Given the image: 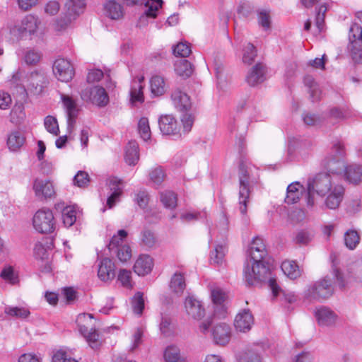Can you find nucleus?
Segmentation results:
<instances>
[{
    "label": "nucleus",
    "instance_id": "nucleus-1",
    "mask_svg": "<svg viewBox=\"0 0 362 362\" xmlns=\"http://www.w3.org/2000/svg\"><path fill=\"white\" fill-rule=\"evenodd\" d=\"M346 151L341 141H335L322 160V165L333 174L344 173L345 178L350 183L358 184L362 181V165L353 163L345 166Z\"/></svg>",
    "mask_w": 362,
    "mask_h": 362
},
{
    "label": "nucleus",
    "instance_id": "nucleus-29",
    "mask_svg": "<svg viewBox=\"0 0 362 362\" xmlns=\"http://www.w3.org/2000/svg\"><path fill=\"white\" fill-rule=\"evenodd\" d=\"M171 98L175 107L181 112L188 111L191 107L189 97L179 89L175 90Z\"/></svg>",
    "mask_w": 362,
    "mask_h": 362
},
{
    "label": "nucleus",
    "instance_id": "nucleus-53",
    "mask_svg": "<svg viewBox=\"0 0 362 362\" xmlns=\"http://www.w3.org/2000/svg\"><path fill=\"white\" fill-rule=\"evenodd\" d=\"M191 52V47L187 42H179L173 49L174 54L182 58L187 57Z\"/></svg>",
    "mask_w": 362,
    "mask_h": 362
},
{
    "label": "nucleus",
    "instance_id": "nucleus-46",
    "mask_svg": "<svg viewBox=\"0 0 362 362\" xmlns=\"http://www.w3.org/2000/svg\"><path fill=\"white\" fill-rule=\"evenodd\" d=\"M62 220L66 227L71 226L76 222V211L73 206H66L63 209Z\"/></svg>",
    "mask_w": 362,
    "mask_h": 362
},
{
    "label": "nucleus",
    "instance_id": "nucleus-5",
    "mask_svg": "<svg viewBox=\"0 0 362 362\" xmlns=\"http://www.w3.org/2000/svg\"><path fill=\"white\" fill-rule=\"evenodd\" d=\"M85 5L83 0H67L65 4L66 12L54 21L52 25L53 29L57 32H63L68 29L82 12Z\"/></svg>",
    "mask_w": 362,
    "mask_h": 362
},
{
    "label": "nucleus",
    "instance_id": "nucleus-30",
    "mask_svg": "<svg viewBox=\"0 0 362 362\" xmlns=\"http://www.w3.org/2000/svg\"><path fill=\"white\" fill-rule=\"evenodd\" d=\"M121 183L122 180L117 177H112L109 180V186L112 193L107 198V205L110 209L115 206L122 194V188L120 187Z\"/></svg>",
    "mask_w": 362,
    "mask_h": 362
},
{
    "label": "nucleus",
    "instance_id": "nucleus-62",
    "mask_svg": "<svg viewBox=\"0 0 362 362\" xmlns=\"http://www.w3.org/2000/svg\"><path fill=\"white\" fill-rule=\"evenodd\" d=\"M160 330L165 336L172 334L171 320L168 317H163L160 323Z\"/></svg>",
    "mask_w": 362,
    "mask_h": 362
},
{
    "label": "nucleus",
    "instance_id": "nucleus-40",
    "mask_svg": "<svg viewBox=\"0 0 362 362\" xmlns=\"http://www.w3.org/2000/svg\"><path fill=\"white\" fill-rule=\"evenodd\" d=\"M141 242L144 247L148 249L156 248L158 240L154 233L149 230H144L141 233Z\"/></svg>",
    "mask_w": 362,
    "mask_h": 362
},
{
    "label": "nucleus",
    "instance_id": "nucleus-60",
    "mask_svg": "<svg viewBox=\"0 0 362 362\" xmlns=\"http://www.w3.org/2000/svg\"><path fill=\"white\" fill-rule=\"evenodd\" d=\"M313 238V234L308 230H300L296 236V242L300 245H307Z\"/></svg>",
    "mask_w": 362,
    "mask_h": 362
},
{
    "label": "nucleus",
    "instance_id": "nucleus-49",
    "mask_svg": "<svg viewBox=\"0 0 362 362\" xmlns=\"http://www.w3.org/2000/svg\"><path fill=\"white\" fill-rule=\"evenodd\" d=\"M133 311L136 315H141L144 309V299L143 293L138 292L133 297L132 300Z\"/></svg>",
    "mask_w": 362,
    "mask_h": 362
},
{
    "label": "nucleus",
    "instance_id": "nucleus-22",
    "mask_svg": "<svg viewBox=\"0 0 362 362\" xmlns=\"http://www.w3.org/2000/svg\"><path fill=\"white\" fill-rule=\"evenodd\" d=\"M254 317L249 310L244 309L238 313L234 320V326L237 331L246 332L252 328Z\"/></svg>",
    "mask_w": 362,
    "mask_h": 362
},
{
    "label": "nucleus",
    "instance_id": "nucleus-56",
    "mask_svg": "<svg viewBox=\"0 0 362 362\" xmlns=\"http://www.w3.org/2000/svg\"><path fill=\"white\" fill-rule=\"evenodd\" d=\"M89 182V175L85 171H78L74 177V184L78 187H86Z\"/></svg>",
    "mask_w": 362,
    "mask_h": 362
},
{
    "label": "nucleus",
    "instance_id": "nucleus-2",
    "mask_svg": "<svg viewBox=\"0 0 362 362\" xmlns=\"http://www.w3.org/2000/svg\"><path fill=\"white\" fill-rule=\"evenodd\" d=\"M250 259H247L243 273L245 281L252 285L255 281H265L271 274L270 269L263 261L267 255V250L263 240L255 238L248 250Z\"/></svg>",
    "mask_w": 362,
    "mask_h": 362
},
{
    "label": "nucleus",
    "instance_id": "nucleus-58",
    "mask_svg": "<svg viewBox=\"0 0 362 362\" xmlns=\"http://www.w3.org/2000/svg\"><path fill=\"white\" fill-rule=\"evenodd\" d=\"M327 10V8L325 4H322L319 7L318 11L316 14L315 25L319 32H321L324 28L325 16Z\"/></svg>",
    "mask_w": 362,
    "mask_h": 362
},
{
    "label": "nucleus",
    "instance_id": "nucleus-7",
    "mask_svg": "<svg viewBox=\"0 0 362 362\" xmlns=\"http://www.w3.org/2000/svg\"><path fill=\"white\" fill-rule=\"evenodd\" d=\"M127 232L125 230H119L117 235H114L108 245L110 252L115 255L122 262H126L132 257V250L126 243Z\"/></svg>",
    "mask_w": 362,
    "mask_h": 362
},
{
    "label": "nucleus",
    "instance_id": "nucleus-18",
    "mask_svg": "<svg viewBox=\"0 0 362 362\" xmlns=\"http://www.w3.org/2000/svg\"><path fill=\"white\" fill-rule=\"evenodd\" d=\"M61 99L67 115L68 129L71 131L74 127L79 109L76 102L71 97L61 94Z\"/></svg>",
    "mask_w": 362,
    "mask_h": 362
},
{
    "label": "nucleus",
    "instance_id": "nucleus-4",
    "mask_svg": "<svg viewBox=\"0 0 362 362\" xmlns=\"http://www.w3.org/2000/svg\"><path fill=\"white\" fill-rule=\"evenodd\" d=\"M334 185L327 173H319L310 177L306 185V204L308 207H313L315 204L314 195L325 197Z\"/></svg>",
    "mask_w": 362,
    "mask_h": 362
},
{
    "label": "nucleus",
    "instance_id": "nucleus-55",
    "mask_svg": "<svg viewBox=\"0 0 362 362\" xmlns=\"http://www.w3.org/2000/svg\"><path fill=\"white\" fill-rule=\"evenodd\" d=\"M185 112L181 117V122L183 126V132L187 134L192 129L194 122V115L188 111Z\"/></svg>",
    "mask_w": 362,
    "mask_h": 362
},
{
    "label": "nucleus",
    "instance_id": "nucleus-19",
    "mask_svg": "<svg viewBox=\"0 0 362 362\" xmlns=\"http://www.w3.org/2000/svg\"><path fill=\"white\" fill-rule=\"evenodd\" d=\"M187 314L196 320H201L205 315V310L201 302L193 296H188L185 300Z\"/></svg>",
    "mask_w": 362,
    "mask_h": 362
},
{
    "label": "nucleus",
    "instance_id": "nucleus-54",
    "mask_svg": "<svg viewBox=\"0 0 362 362\" xmlns=\"http://www.w3.org/2000/svg\"><path fill=\"white\" fill-rule=\"evenodd\" d=\"M151 181L156 185H160L165 179V173L160 167L152 169L149 173Z\"/></svg>",
    "mask_w": 362,
    "mask_h": 362
},
{
    "label": "nucleus",
    "instance_id": "nucleus-15",
    "mask_svg": "<svg viewBox=\"0 0 362 362\" xmlns=\"http://www.w3.org/2000/svg\"><path fill=\"white\" fill-rule=\"evenodd\" d=\"M53 72L57 78L62 82H69L74 76V69L71 62L64 58L55 60Z\"/></svg>",
    "mask_w": 362,
    "mask_h": 362
},
{
    "label": "nucleus",
    "instance_id": "nucleus-26",
    "mask_svg": "<svg viewBox=\"0 0 362 362\" xmlns=\"http://www.w3.org/2000/svg\"><path fill=\"white\" fill-rule=\"evenodd\" d=\"M153 267V259L148 255H141L134 265V271L139 276H145L149 274Z\"/></svg>",
    "mask_w": 362,
    "mask_h": 362
},
{
    "label": "nucleus",
    "instance_id": "nucleus-51",
    "mask_svg": "<svg viewBox=\"0 0 362 362\" xmlns=\"http://www.w3.org/2000/svg\"><path fill=\"white\" fill-rule=\"evenodd\" d=\"M45 127L48 132L54 136H57L59 133V129L57 120L52 116H47L44 122Z\"/></svg>",
    "mask_w": 362,
    "mask_h": 362
},
{
    "label": "nucleus",
    "instance_id": "nucleus-52",
    "mask_svg": "<svg viewBox=\"0 0 362 362\" xmlns=\"http://www.w3.org/2000/svg\"><path fill=\"white\" fill-rule=\"evenodd\" d=\"M224 255V247L223 245H217L211 252L210 260L213 264H221L223 261Z\"/></svg>",
    "mask_w": 362,
    "mask_h": 362
},
{
    "label": "nucleus",
    "instance_id": "nucleus-27",
    "mask_svg": "<svg viewBox=\"0 0 362 362\" xmlns=\"http://www.w3.org/2000/svg\"><path fill=\"white\" fill-rule=\"evenodd\" d=\"M144 77H137L134 78L131 84L130 88V101L133 105H136L137 103H142L144 100L143 89Z\"/></svg>",
    "mask_w": 362,
    "mask_h": 362
},
{
    "label": "nucleus",
    "instance_id": "nucleus-21",
    "mask_svg": "<svg viewBox=\"0 0 362 362\" xmlns=\"http://www.w3.org/2000/svg\"><path fill=\"white\" fill-rule=\"evenodd\" d=\"M98 278L104 282L113 280L115 277V266L114 262L108 257L101 259L98 264Z\"/></svg>",
    "mask_w": 362,
    "mask_h": 362
},
{
    "label": "nucleus",
    "instance_id": "nucleus-47",
    "mask_svg": "<svg viewBox=\"0 0 362 362\" xmlns=\"http://www.w3.org/2000/svg\"><path fill=\"white\" fill-rule=\"evenodd\" d=\"M138 131L140 136L144 141L150 139L151 132L149 127L148 119L146 117H141L138 122Z\"/></svg>",
    "mask_w": 362,
    "mask_h": 362
},
{
    "label": "nucleus",
    "instance_id": "nucleus-10",
    "mask_svg": "<svg viewBox=\"0 0 362 362\" xmlns=\"http://www.w3.org/2000/svg\"><path fill=\"white\" fill-rule=\"evenodd\" d=\"M76 323L79 332L86 338L92 349L99 346L98 334L93 327V315L91 314L81 313L77 316Z\"/></svg>",
    "mask_w": 362,
    "mask_h": 362
},
{
    "label": "nucleus",
    "instance_id": "nucleus-37",
    "mask_svg": "<svg viewBox=\"0 0 362 362\" xmlns=\"http://www.w3.org/2000/svg\"><path fill=\"white\" fill-rule=\"evenodd\" d=\"M175 71L180 77L187 78L193 73V69L190 62L185 59H180L175 62Z\"/></svg>",
    "mask_w": 362,
    "mask_h": 362
},
{
    "label": "nucleus",
    "instance_id": "nucleus-61",
    "mask_svg": "<svg viewBox=\"0 0 362 362\" xmlns=\"http://www.w3.org/2000/svg\"><path fill=\"white\" fill-rule=\"evenodd\" d=\"M11 103V95L4 90H0V109L7 110L10 107Z\"/></svg>",
    "mask_w": 362,
    "mask_h": 362
},
{
    "label": "nucleus",
    "instance_id": "nucleus-16",
    "mask_svg": "<svg viewBox=\"0 0 362 362\" xmlns=\"http://www.w3.org/2000/svg\"><path fill=\"white\" fill-rule=\"evenodd\" d=\"M345 194V189L341 185H334L329 192L326 194L324 204L326 208L335 210L342 202Z\"/></svg>",
    "mask_w": 362,
    "mask_h": 362
},
{
    "label": "nucleus",
    "instance_id": "nucleus-6",
    "mask_svg": "<svg viewBox=\"0 0 362 362\" xmlns=\"http://www.w3.org/2000/svg\"><path fill=\"white\" fill-rule=\"evenodd\" d=\"M356 21L349 30V49L351 57L356 63H362V11L355 13Z\"/></svg>",
    "mask_w": 362,
    "mask_h": 362
},
{
    "label": "nucleus",
    "instance_id": "nucleus-63",
    "mask_svg": "<svg viewBox=\"0 0 362 362\" xmlns=\"http://www.w3.org/2000/svg\"><path fill=\"white\" fill-rule=\"evenodd\" d=\"M143 334L144 331L141 328H137L135 330L132 336V346L130 348L131 351H134L141 344Z\"/></svg>",
    "mask_w": 362,
    "mask_h": 362
},
{
    "label": "nucleus",
    "instance_id": "nucleus-23",
    "mask_svg": "<svg viewBox=\"0 0 362 362\" xmlns=\"http://www.w3.org/2000/svg\"><path fill=\"white\" fill-rule=\"evenodd\" d=\"M268 279V286L272 291L273 298H276L278 296H281V300H284L288 303H293L296 300V296L293 292H288L282 290L276 282V279L274 277L271 276V274Z\"/></svg>",
    "mask_w": 362,
    "mask_h": 362
},
{
    "label": "nucleus",
    "instance_id": "nucleus-3",
    "mask_svg": "<svg viewBox=\"0 0 362 362\" xmlns=\"http://www.w3.org/2000/svg\"><path fill=\"white\" fill-rule=\"evenodd\" d=\"M239 193L238 204L243 215L247 213V206L250 200L251 183V164L247 160L242 159L238 167Z\"/></svg>",
    "mask_w": 362,
    "mask_h": 362
},
{
    "label": "nucleus",
    "instance_id": "nucleus-42",
    "mask_svg": "<svg viewBox=\"0 0 362 362\" xmlns=\"http://www.w3.org/2000/svg\"><path fill=\"white\" fill-rule=\"evenodd\" d=\"M360 237L357 231L349 230L344 234V243L349 250H354L359 244Z\"/></svg>",
    "mask_w": 362,
    "mask_h": 362
},
{
    "label": "nucleus",
    "instance_id": "nucleus-8",
    "mask_svg": "<svg viewBox=\"0 0 362 362\" xmlns=\"http://www.w3.org/2000/svg\"><path fill=\"white\" fill-rule=\"evenodd\" d=\"M333 293L332 280L326 276L309 285L305 290L304 296L310 301L320 300L330 297Z\"/></svg>",
    "mask_w": 362,
    "mask_h": 362
},
{
    "label": "nucleus",
    "instance_id": "nucleus-24",
    "mask_svg": "<svg viewBox=\"0 0 362 362\" xmlns=\"http://www.w3.org/2000/svg\"><path fill=\"white\" fill-rule=\"evenodd\" d=\"M160 132L165 135H175L179 133L177 121L171 115L161 116L158 121Z\"/></svg>",
    "mask_w": 362,
    "mask_h": 362
},
{
    "label": "nucleus",
    "instance_id": "nucleus-32",
    "mask_svg": "<svg viewBox=\"0 0 362 362\" xmlns=\"http://www.w3.org/2000/svg\"><path fill=\"white\" fill-rule=\"evenodd\" d=\"M169 286L173 293L180 296L186 288L184 274L180 272H175L171 277Z\"/></svg>",
    "mask_w": 362,
    "mask_h": 362
},
{
    "label": "nucleus",
    "instance_id": "nucleus-31",
    "mask_svg": "<svg viewBox=\"0 0 362 362\" xmlns=\"http://www.w3.org/2000/svg\"><path fill=\"white\" fill-rule=\"evenodd\" d=\"M315 315L318 323L322 326L332 325L336 320L335 314L329 309L324 307L316 309Z\"/></svg>",
    "mask_w": 362,
    "mask_h": 362
},
{
    "label": "nucleus",
    "instance_id": "nucleus-36",
    "mask_svg": "<svg viewBox=\"0 0 362 362\" xmlns=\"http://www.w3.org/2000/svg\"><path fill=\"white\" fill-rule=\"evenodd\" d=\"M25 139L23 134L20 131H13L8 136L7 145L12 151H16L21 148Z\"/></svg>",
    "mask_w": 362,
    "mask_h": 362
},
{
    "label": "nucleus",
    "instance_id": "nucleus-17",
    "mask_svg": "<svg viewBox=\"0 0 362 362\" xmlns=\"http://www.w3.org/2000/svg\"><path fill=\"white\" fill-rule=\"evenodd\" d=\"M33 189L35 196L39 199L51 198L55 194L54 185L49 180L35 178L33 181Z\"/></svg>",
    "mask_w": 362,
    "mask_h": 362
},
{
    "label": "nucleus",
    "instance_id": "nucleus-41",
    "mask_svg": "<svg viewBox=\"0 0 362 362\" xmlns=\"http://www.w3.org/2000/svg\"><path fill=\"white\" fill-rule=\"evenodd\" d=\"M34 257L42 262H45V267L44 268V271L49 272L51 268L49 265H47V258L48 254L46 248L43 246V245L40 243H37L35 244L34 247Z\"/></svg>",
    "mask_w": 362,
    "mask_h": 362
},
{
    "label": "nucleus",
    "instance_id": "nucleus-39",
    "mask_svg": "<svg viewBox=\"0 0 362 362\" xmlns=\"http://www.w3.org/2000/svg\"><path fill=\"white\" fill-rule=\"evenodd\" d=\"M4 313L11 317L24 320L29 317L30 312L25 307L6 306Z\"/></svg>",
    "mask_w": 362,
    "mask_h": 362
},
{
    "label": "nucleus",
    "instance_id": "nucleus-64",
    "mask_svg": "<svg viewBox=\"0 0 362 362\" xmlns=\"http://www.w3.org/2000/svg\"><path fill=\"white\" fill-rule=\"evenodd\" d=\"M136 204L142 209H144L148 202V197L146 191H139L135 195Z\"/></svg>",
    "mask_w": 362,
    "mask_h": 362
},
{
    "label": "nucleus",
    "instance_id": "nucleus-9",
    "mask_svg": "<svg viewBox=\"0 0 362 362\" xmlns=\"http://www.w3.org/2000/svg\"><path fill=\"white\" fill-rule=\"evenodd\" d=\"M34 229L40 233H51L56 228V221L52 210L42 208L35 212L33 217Z\"/></svg>",
    "mask_w": 362,
    "mask_h": 362
},
{
    "label": "nucleus",
    "instance_id": "nucleus-13",
    "mask_svg": "<svg viewBox=\"0 0 362 362\" xmlns=\"http://www.w3.org/2000/svg\"><path fill=\"white\" fill-rule=\"evenodd\" d=\"M81 97L84 101H89L99 107H106L109 102V96L105 89L99 86L85 88L81 91Z\"/></svg>",
    "mask_w": 362,
    "mask_h": 362
},
{
    "label": "nucleus",
    "instance_id": "nucleus-38",
    "mask_svg": "<svg viewBox=\"0 0 362 362\" xmlns=\"http://www.w3.org/2000/svg\"><path fill=\"white\" fill-rule=\"evenodd\" d=\"M283 272L291 279H296L301 274L300 269L294 261L286 260L281 264Z\"/></svg>",
    "mask_w": 362,
    "mask_h": 362
},
{
    "label": "nucleus",
    "instance_id": "nucleus-43",
    "mask_svg": "<svg viewBox=\"0 0 362 362\" xmlns=\"http://www.w3.org/2000/svg\"><path fill=\"white\" fill-rule=\"evenodd\" d=\"M41 58V52L34 49L26 50L23 57L25 63L29 66H35L37 64Z\"/></svg>",
    "mask_w": 362,
    "mask_h": 362
},
{
    "label": "nucleus",
    "instance_id": "nucleus-34",
    "mask_svg": "<svg viewBox=\"0 0 362 362\" xmlns=\"http://www.w3.org/2000/svg\"><path fill=\"white\" fill-rule=\"evenodd\" d=\"M150 88L153 95H163L167 89L164 78L159 75L153 76L150 80Z\"/></svg>",
    "mask_w": 362,
    "mask_h": 362
},
{
    "label": "nucleus",
    "instance_id": "nucleus-12",
    "mask_svg": "<svg viewBox=\"0 0 362 362\" xmlns=\"http://www.w3.org/2000/svg\"><path fill=\"white\" fill-rule=\"evenodd\" d=\"M47 84L48 80L45 73L42 70H35L27 76L25 90L27 94L39 95Z\"/></svg>",
    "mask_w": 362,
    "mask_h": 362
},
{
    "label": "nucleus",
    "instance_id": "nucleus-25",
    "mask_svg": "<svg viewBox=\"0 0 362 362\" xmlns=\"http://www.w3.org/2000/svg\"><path fill=\"white\" fill-rule=\"evenodd\" d=\"M306 188L299 182H293L287 187L285 202L288 204H296L299 202L304 194H306Z\"/></svg>",
    "mask_w": 362,
    "mask_h": 362
},
{
    "label": "nucleus",
    "instance_id": "nucleus-45",
    "mask_svg": "<svg viewBox=\"0 0 362 362\" xmlns=\"http://www.w3.org/2000/svg\"><path fill=\"white\" fill-rule=\"evenodd\" d=\"M160 201L165 208L174 209L177 205L176 194L171 191L161 192Z\"/></svg>",
    "mask_w": 362,
    "mask_h": 362
},
{
    "label": "nucleus",
    "instance_id": "nucleus-11",
    "mask_svg": "<svg viewBox=\"0 0 362 362\" xmlns=\"http://www.w3.org/2000/svg\"><path fill=\"white\" fill-rule=\"evenodd\" d=\"M211 298L214 305V315L217 318H225L228 314V296L219 286H209Z\"/></svg>",
    "mask_w": 362,
    "mask_h": 362
},
{
    "label": "nucleus",
    "instance_id": "nucleus-33",
    "mask_svg": "<svg viewBox=\"0 0 362 362\" xmlns=\"http://www.w3.org/2000/svg\"><path fill=\"white\" fill-rule=\"evenodd\" d=\"M125 161L129 165H135L139 159V145L136 141H130L126 147Z\"/></svg>",
    "mask_w": 362,
    "mask_h": 362
},
{
    "label": "nucleus",
    "instance_id": "nucleus-35",
    "mask_svg": "<svg viewBox=\"0 0 362 362\" xmlns=\"http://www.w3.org/2000/svg\"><path fill=\"white\" fill-rule=\"evenodd\" d=\"M165 362H186L185 358L181 356L180 349L175 345L168 346L163 352Z\"/></svg>",
    "mask_w": 362,
    "mask_h": 362
},
{
    "label": "nucleus",
    "instance_id": "nucleus-48",
    "mask_svg": "<svg viewBox=\"0 0 362 362\" xmlns=\"http://www.w3.org/2000/svg\"><path fill=\"white\" fill-rule=\"evenodd\" d=\"M239 362H262V360L257 349H249L240 356Z\"/></svg>",
    "mask_w": 362,
    "mask_h": 362
},
{
    "label": "nucleus",
    "instance_id": "nucleus-44",
    "mask_svg": "<svg viewBox=\"0 0 362 362\" xmlns=\"http://www.w3.org/2000/svg\"><path fill=\"white\" fill-rule=\"evenodd\" d=\"M163 4V0H148L145 4L146 10L145 14L147 17L156 18L157 16V12Z\"/></svg>",
    "mask_w": 362,
    "mask_h": 362
},
{
    "label": "nucleus",
    "instance_id": "nucleus-57",
    "mask_svg": "<svg viewBox=\"0 0 362 362\" xmlns=\"http://www.w3.org/2000/svg\"><path fill=\"white\" fill-rule=\"evenodd\" d=\"M258 23L264 30L271 28V16L268 11L262 10L258 13Z\"/></svg>",
    "mask_w": 362,
    "mask_h": 362
},
{
    "label": "nucleus",
    "instance_id": "nucleus-50",
    "mask_svg": "<svg viewBox=\"0 0 362 362\" xmlns=\"http://www.w3.org/2000/svg\"><path fill=\"white\" fill-rule=\"evenodd\" d=\"M257 56V51L255 46L248 42L243 49V61L245 64H252L255 57Z\"/></svg>",
    "mask_w": 362,
    "mask_h": 362
},
{
    "label": "nucleus",
    "instance_id": "nucleus-20",
    "mask_svg": "<svg viewBox=\"0 0 362 362\" xmlns=\"http://www.w3.org/2000/svg\"><path fill=\"white\" fill-rule=\"evenodd\" d=\"M212 336L216 344L224 346L227 344L230 339V327L224 322L216 324L213 327Z\"/></svg>",
    "mask_w": 362,
    "mask_h": 362
},
{
    "label": "nucleus",
    "instance_id": "nucleus-28",
    "mask_svg": "<svg viewBox=\"0 0 362 362\" xmlns=\"http://www.w3.org/2000/svg\"><path fill=\"white\" fill-rule=\"evenodd\" d=\"M265 66L258 63L254 66L246 76L247 83L251 86L263 82L265 79Z\"/></svg>",
    "mask_w": 362,
    "mask_h": 362
},
{
    "label": "nucleus",
    "instance_id": "nucleus-14",
    "mask_svg": "<svg viewBox=\"0 0 362 362\" xmlns=\"http://www.w3.org/2000/svg\"><path fill=\"white\" fill-rule=\"evenodd\" d=\"M41 25L40 19L35 15H26L21 22V24L16 26V30L21 37L26 36H33L38 33Z\"/></svg>",
    "mask_w": 362,
    "mask_h": 362
},
{
    "label": "nucleus",
    "instance_id": "nucleus-59",
    "mask_svg": "<svg viewBox=\"0 0 362 362\" xmlns=\"http://www.w3.org/2000/svg\"><path fill=\"white\" fill-rule=\"evenodd\" d=\"M60 9V4L55 0L48 1L44 6V11L48 16H55Z\"/></svg>",
    "mask_w": 362,
    "mask_h": 362
}]
</instances>
